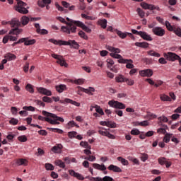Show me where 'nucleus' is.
I'll use <instances>...</instances> for the list:
<instances>
[{"label":"nucleus","instance_id":"f257e3e1","mask_svg":"<svg viewBox=\"0 0 181 181\" xmlns=\"http://www.w3.org/2000/svg\"><path fill=\"white\" fill-rule=\"evenodd\" d=\"M1 24L11 25V28H14L9 31L8 35H20L23 31L22 28H19L21 23L17 18H13L11 21H4L1 22Z\"/></svg>","mask_w":181,"mask_h":181},{"label":"nucleus","instance_id":"f03ea898","mask_svg":"<svg viewBox=\"0 0 181 181\" xmlns=\"http://www.w3.org/2000/svg\"><path fill=\"white\" fill-rule=\"evenodd\" d=\"M57 21H59L62 23H64L66 25V26H62L61 30L64 32V33H67V35H70V33H76L77 32V27L76 25H71V23L66 21L63 17H57Z\"/></svg>","mask_w":181,"mask_h":181},{"label":"nucleus","instance_id":"7ed1b4c3","mask_svg":"<svg viewBox=\"0 0 181 181\" xmlns=\"http://www.w3.org/2000/svg\"><path fill=\"white\" fill-rule=\"evenodd\" d=\"M42 115H44L45 117H50V118L54 119H52L49 117L46 119V122H49L52 125H59L60 122H64V119H63L62 117H58L55 114H52L49 112H46L45 110L42 111ZM57 121H59L60 122Z\"/></svg>","mask_w":181,"mask_h":181},{"label":"nucleus","instance_id":"20e7f679","mask_svg":"<svg viewBox=\"0 0 181 181\" xmlns=\"http://www.w3.org/2000/svg\"><path fill=\"white\" fill-rule=\"evenodd\" d=\"M49 42L50 43H53L54 45H59V46H71V47H73L74 49H78L80 47V45L76 40H69V41H64L62 40H54V39H49Z\"/></svg>","mask_w":181,"mask_h":181},{"label":"nucleus","instance_id":"39448f33","mask_svg":"<svg viewBox=\"0 0 181 181\" xmlns=\"http://www.w3.org/2000/svg\"><path fill=\"white\" fill-rule=\"evenodd\" d=\"M66 21H68V23H71V26H78V28H81L83 30H85V32H87L88 33H91V29L88 28L83 22L78 21H74L71 20L69 18H66Z\"/></svg>","mask_w":181,"mask_h":181},{"label":"nucleus","instance_id":"423d86ee","mask_svg":"<svg viewBox=\"0 0 181 181\" xmlns=\"http://www.w3.org/2000/svg\"><path fill=\"white\" fill-rule=\"evenodd\" d=\"M26 6V3L18 1L17 3V6H16V11L19 12V13H23V15H26V13H29V11L25 8Z\"/></svg>","mask_w":181,"mask_h":181},{"label":"nucleus","instance_id":"0eeeda50","mask_svg":"<svg viewBox=\"0 0 181 181\" xmlns=\"http://www.w3.org/2000/svg\"><path fill=\"white\" fill-rule=\"evenodd\" d=\"M110 107L112 108H115L116 110H125L127 106L121 102H118L117 100H110L108 102Z\"/></svg>","mask_w":181,"mask_h":181},{"label":"nucleus","instance_id":"6e6552de","mask_svg":"<svg viewBox=\"0 0 181 181\" xmlns=\"http://www.w3.org/2000/svg\"><path fill=\"white\" fill-rule=\"evenodd\" d=\"M164 57L166 60H169V62H176L180 59V56L174 52H167L164 54Z\"/></svg>","mask_w":181,"mask_h":181},{"label":"nucleus","instance_id":"1a4fd4ad","mask_svg":"<svg viewBox=\"0 0 181 181\" xmlns=\"http://www.w3.org/2000/svg\"><path fill=\"white\" fill-rule=\"evenodd\" d=\"M152 32L153 35H156V36H159L160 37H162V36H165V29L160 27L153 28L152 29Z\"/></svg>","mask_w":181,"mask_h":181},{"label":"nucleus","instance_id":"9d476101","mask_svg":"<svg viewBox=\"0 0 181 181\" xmlns=\"http://www.w3.org/2000/svg\"><path fill=\"white\" fill-rule=\"evenodd\" d=\"M59 103L61 104H72L73 105H75L76 107H80V103L76 102L71 99L65 98L64 100H59Z\"/></svg>","mask_w":181,"mask_h":181},{"label":"nucleus","instance_id":"9b49d317","mask_svg":"<svg viewBox=\"0 0 181 181\" xmlns=\"http://www.w3.org/2000/svg\"><path fill=\"white\" fill-rule=\"evenodd\" d=\"M139 74L141 77H152L153 71L151 69H144L140 71Z\"/></svg>","mask_w":181,"mask_h":181},{"label":"nucleus","instance_id":"f8f14e48","mask_svg":"<svg viewBox=\"0 0 181 181\" xmlns=\"http://www.w3.org/2000/svg\"><path fill=\"white\" fill-rule=\"evenodd\" d=\"M69 173L70 176L76 177V179H78V180H84V177L81 174H80L78 173H76V171H74V170H69Z\"/></svg>","mask_w":181,"mask_h":181},{"label":"nucleus","instance_id":"ddd939ff","mask_svg":"<svg viewBox=\"0 0 181 181\" xmlns=\"http://www.w3.org/2000/svg\"><path fill=\"white\" fill-rule=\"evenodd\" d=\"M37 90L40 94H43L44 95L50 96L52 95V91L45 88H37Z\"/></svg>","mask_w":181,"mask_h":181},{"label":"nucleus","instance_id":"4468645a","mask_svg":"<svg viewBox=\"0 0 181 181\" xmlns=\"http://www.w3.org/2000/svg\"><path fill=\"white\" fill-rule=\"evenodd\" d=\"M35 28L37 29V33H40V35H47L49 33V31L46 29H40V25L39 23H35Z\"/></svg>","mask_w":181,"mask_h":181},{"label":"nucleus","instance_id":"2eb2a0df","mask_svg":"<svg viewBox=\"0 0 181 181\" xmlns=\"http://www.w3.org/2000/svg\"><path fill=\"white\" fill-rule=\"evenodd\" d=\"M140 37L141 39H144V40H147V42H152L153 40L151 35L148 34L146 32L141 31Z\"/></svg>","mask_w":181,"mask_h":181},{"label":"nucleus","instance_id":"dca6fc26","mask_svg":"<svg viewBox=\"0 0 181 181\" xmlns=\"http://www.w3.org/2000/svg\"><path fill=\"white\" fill-rule=\"evenodd\" d=\"M78 88H80L83 93H86V94H88L89 95H93V93L95 91V89L93 87H89L88 88H81L80 86H78Z\"/></svg>","mask_w":181,"mask_h":181},{"label":"nucleus","instance_id":"f3484780","mask_svg":"<svg viewBox=\"0 0 181 181\" xmlns=\"http://www.w3.org/2000/svg\"><path fill=\"white\" fill-rule=\"evenodd\" d=\"M52 4V0H38L37 5L40 6V8H45L46 5H50Z\"/></svg>","mask_w":181,"mask_h":181},{"label":"nucleus","instance_id":"a211bd4d","mask_svg":"<svg viewBox=\"0 0 181 181\" xmlns=\"http://www.w3.org/2000/svg\"><path fill=\"white\" fill-rule=\"evenodd\" d=\"M16 163L18 166H28V160L25 158H18L16 160Z\"/></svg>","mask_w":181,"mask_h":181},{"label":"nucleus","instance_id":"6ab92c4d","mask_svg":"<svg viewBox=\"0 0 181 181\" xmlns=\"http://www.w3.org/2000/svg\"><path fill=\"white\" fill-rule=\"evenodd\" d=\"M107 169L109 170H112V172H116L117 173H121V172H122V170L121 168H119V167H118L117 165H112V164L109 165Z\"/></svg>","mask_w":181,"mask_h":181},{"label":"nucleus","instance_id":"aec40b11","mask_svg":"<svg viewBox=\"0 0 181 181\" xmlns=\"http://www.w3.org/2000/svg\"><path fill=\"white\" fill-rule=\"evenodd\" d=\"M63 146L62 144H57L52 148L51 151L54 152V153H60L62 152V148Z\"/></svg>","mask_w":181,"mask_h":181},{"label":"nucleus","instance_id":"412c9836","mask_svg":"<svg viewBox=\"0 0 181 181\" xmlns=\"http://www.w3.org/2000/svg\"><path fill=\"white\" fill-rule=\"evenodd\" d=\"M116 33L118 36L120 37L121 39H125L127 37V35H129L130 36H132V33H122L121 30H116Z\"/></svg>","mask_w":181,"mask_h":181},{"label":"nucleus","instance_id":"4be33fe9","mask_svg":"<svg viewBox=\"0 0 181 181\" xmlns=\"http://www.w3.org/2000/svg\"><path fill=\"white\" fill-rule=\"evenodd\" d=\"M93 167L94 169H98V170H107V168L104 164L93 163Z\"/></svg>","mask_w":181,"mask_h":181},{"label":"nucleus","instance_id":"5701e85b","mask_svg":"<svg viewBox=\"0 0 181 181\" xmlns=\"http://www.w3.org/2000/svg\"><path fill=\"white\" fill-rule=\"evenodd\" d=\"M4 58L7 59L8 62H11V60H15V59H16V55L11 52H8L4 55Z\"/></svg>","mask_w":181,"mask_h":181},{"label":"nucleus","instance_id":"b1692460","mask_svg":"<svg viewBox=\"0 0 181 181\" xmlns=\"http://www.w3.org/2000/svg\"><path fill=\"white\" fill-rule=\"evenodd\" d=\"M135 46H137V47H142L143 49H148V47H149V43L146 42H135Z\"/></svg>","mask_w":181,"mask_h":181},{"label":"nucleus","instance_id":"393cba45","mask_svg":"<svg viewBox=\"0 0 181 181\" xmlns=\"http://www.w3.org/2000/svg\"><path fill=\"white\" fill-rule=\"evenodd\" d=\"M74 127H76V128H80V126L74 120L69 121L66 124V128H68V129H70V128H74Z\"/></svg>","mask_w":181,"mask_h":181},{"label":"nucleus","instance_id":"a878e982","mask_svg":"<svg viewBox=\"0 0 181 181\" xmlns=\"http://www.w3.org/2000/svg\"><path fill=\"white\" fill-rule=\"evenodd\" d=\"M56 90L58 93H63L67 90V86L66 85H59L56 86Z\"/></svg>","mask_w":181,"mask_h":181},{"label":"nucleus","instance_id":"bb28decb","mask_svg":"<svg viewBox=\"0 0 181 181\" xmlns=\"http://www.w3.org/2000/svg\"><path fill=\"white\" fill-rule=\"evenodd\" d=\"M27 39L25 42V46H32V45H35L36 43V40L33 39L30 40L28 37H25Z\"/></svg>","mask_w":181,"mask_h":181},{"label":"nucleus","instance_id":"cd10ccee","mask_svg":"<svg viewBox=\"0 0 181 181\" xmlns=\"http://www.w3.org/2000/svg\"><path fill=\"white\" fill-rule=\"evenodd\" d=\"M29 21H30V19L26 16H23L21 19V22L23 26L28 25V23H29Z\"/></svg>","mask_w":181,"mask_h":181},{"label":"nucleus","instance_id":"c85d7f7f","mask_svg":"<svg viewBox=\"0 0 181 181\" xmlns=\"http://www.w3.org/2000/svg\"><path fill=\"white\" fill-rule=\"evenodd\" d=\"M91 107L92 108H95V111L96 112H98V114H100V115H104V111L100 106H98V105H95V106L91 105Z\"/></svg>","mask_w":181,"mask_h":181},{"label":"nucleus","instance_id":"c756f323","mask_svg":"<svg viewBox=\"0 0 181 181\" xmlns=\"http://www.w3.org/2000/svg\"><path fill=\"white\" fill-rule=\"evenodd\" d=\"M116 83H125L127 78L124 77L122 75H119L115 77Z\"/></svg>","mask_w":181,"mask_h":181},{"label":"nucleus","instance_id":"7c9ffc66","mask_svg":"<svg viewBox=\"0 0 181 181\" xmlns=\"http://www.w3.org/2000/svg\"><path fill=\"white\" fill-rule=\"evenodd\" d=\"M55 165L57 166H59V168H62V169H64V168H66V165L64 164V162H63L62 160H55Z\"/></svg>","mask_w":181,"mask_h":181},{"label":"nucleus","instance_id":"2f4dec72","mask_svg":"<svg viewBox=\"0 0 181 181\" xmlns=\"http://www.w3.org/2000/svg\"><path fill=\"white\" fill-rule=\"evenodd\" d=\"M128 62H130V63H134V61H132V59H125L122 58V57L121 58H119V60H118V63H120L122 64H127Z\"/></svg>","mask_w":181,"mask_h":181},{"label":"nucleus","instance_id":"473e14b6","mask_svg":"<svg viewBox=\"0 0 181 181\" xmlns=\"http://www.w3.org/2000/svg\"><path fill=\"white\" fill-rule=\"evenodd\" d=\"M160 99L161 101H172V98L165 94L160 95Z\"/></svg>","mask_w":181,"mask_h":181},{"label":"nucleus","instance_id":"72a5a7b5","mask_svg":"<svg viewBox=\"0 0 181 181\" xmlns=\"http://www.w3.org/2000/svg\"><path fill=\"white\" fill-rule=\"evenodd\" d=\"M173 135V134L167 133L163 139V142H165V144H168V142H170V138L172 137Z\"/></svg>","mask_w":181,"mask_h":181},{"label":"nucleus","instance_id":"f704fd0d","mask_svg":"<svg viewBox=\"0 0 181 181\" xmlns=\"http://www.w3.org/2000/svg\"><path fill=\"white\" fill-rule=\"evenodd\" d=\"M141 8H143V9H150V11H151L152 4H148L145 2H141Z\"/></svg>","mask_w":181,"mask_h":181},{"label":"nucleus","instance_id":"c9c22d12","mask_svg":"<svg viewBox=\"0 0 181 181\" xmlns=\"http://www.w3.org/2000/svg\"><path fill=\"white\" fill-rule=\"evenodd\" d=\"M98 23L100 25H101V28H103V29H105V28H107V20L106 19L99 20Z\"/></svg>","mask_w":181,"mask_h":181},{"label":"nucleus","instance_id":"e433bc0d","mask_svg":"<svg viewBox=\"0 0 181 181\" xmlns=\"http://www.w3.org/2000/svg\"><path fill=\"white\" fill-rule=\"evenodd\" d=\"M158 125H162V122H168V121H169V119H168V117H165V116H161L158 117Z\"/></svg>","mask_w":181,"mask_h":181},{"label":"nucleus","instance_id":"4c0bfd02","mask_svg":"<svg viewBox=\"0 0 181 181\" xmlns=\"http://www.w3.org/2000/svg\"><path fill=\"white\" fill-rule=\"evenodd\" d=\"M147 54L149 56H153V57H159L160 56V54H159L153 50H150V51L147 52Z\"/></svg>","mask_w":181,"mask_h":181},{"label":"nucleus","instance_id":"58836bf2","mask_svg":"<svg viewBox=\"0 0 181 181\" xmlns=\"http://www.w3.org/2000/svg\"><path fill=\"white\" fill-rule=\"evenodd\" d=\"M68 136L70 139H73V138H76L77 136V132L72 131L68 132Z\"/></svg>","mask_w":181,"mask_h":181},{"label":"nucleus","instance_id":"ea45409f","mask_svg":"<svg viewBox=\"0 0 181 181\" xmlns=\"http://www.w3.org/2000/svg\"><path fill=\"white\" fill-rule=\"evenodd\" d=\"M25 90H27V91H29V93H30L31 94H33V93H35L33 86H32V85L29 84V83L27 84V86L25 87Z\"/></svg>","mask_w":181,"mask_h":181},{"label":"nucleus","instance_id":"a19ab883","mask_svg":"<svg viewBox=\"0 0 181 181\" xmlns=\"http://www.w3.org/2000/svg\"><path fill=\"white\" fill-rule=\"evenodd\" d=\"M74 84H77L78 86H81V84H84V79L79 78L75 79L73 81Z\"/></svg>","mask_w":181,"mask_h":181},{"label":"nucleus","instance_id":"79ce46f5","mask_svg":"<svg viewBox=\"0 0 181 181\" xmlns=\"http://www.w3.org/2000/svg\"><path fill=\"white\" fill-rule=\"evenodd\" d=\"M80 145L83 148H86V149H91V146L88 145V143L87 141H81Z\"/></svg>","mask_w":181,"mask_h":181},{"label":"nucleus","instance_id":"37998d69","mask_svg":"<svg viewBox=\"0 0 181 181\" xmlns=\"http://www.w3.org/2000/svg\"><path fill=\"white\" fill-rule=\"evenodd\" d=\"M136 12L138 13V15L140 16V18H144L145 16V11L141 9V8H138L136 9Z\"/></svg>","mask_w":181,"mask_h":181},{"label":"nucleus","instance_id":"c03bdc74","mask_svg":"<svg viewBox=\"0 0 181 181\" xmlns=\"http://www.w3.org/2000/svg\"><path fill=\"white\" fill-rule=\"evenodd\" d=\"M57 63H58V64H60V66H64V67H67V64L66 63V61H64V59L62 58L57 60Z\"/></svg>","mask_w":181,"mask_h":181},{"label":"nucleus","instance_id":"a18cd8bd","mask_svg":"<svg viewBox=\"0 0 181 181\" xmlns=\"http://www.w3.org/2000/svg\"><path fill=\"white\" fill-rule=\"evenodd\" d=\"M117 160L121 162V163H122L124 166L128 165V161L122 157H117Z\"/></svg>","mask_w":181,"mask_h":181},{"label":"nucleus","instance_id":"49530a36","mask_svg":"<svg viewBox=\"0 0 181 181\" xmlns=\"http://www.w3.org/2000/svg\"><path fill=\"white\" fill-rule=\"evenodd\" d=\"M78 35L80 36V37H82V39H85V40H87V39H88V37L83 30L78 32Z\"/></svg>","mask_w":181,"mask_h":181},{"label":"nucleus","instance_id":"de8ad7c7","mask_svg":"<svg viewBox=\"0 0 181 181\" xmlns=\"http://www.w3.org/2000/svg\"><path fill=\"white\" fill-rule=\"evenodd\" d=\"M18 122H19V120L13 117L9 120V124H11V125H18Z\"/></svg>","mask_w":181,"mask_h":181},{"label":"nucleus","instance_id":"09e8293b","mask_svg":"<svg viewBox=\"0 0 181 181\" xmlns=\"http://www.w3.org/2000/svg\"><path fill=\"white\" fill-rule=\"evenodd\" d=\"M49 131H52V132H56L57 134H63V130L57 128H49Z\"/></svg>","mask_w":181,"mask_h":181},{"label":"nucleus","instance_id":"8fccbe9b","mask_svg":"<svg viewBox=\"0 0 181 181\" xmlns=\"http://www.w3.org/2000/svg\"><path fill=\"white\" fill-rule=\"evenodd\" d=\"M42 101H44V103H48L49 104H51V103H53V100H52L51 98H49L47 96H44L42 98Z\"/></svg>","mask_w":181,"mask_h":181},{"label":"nucleus","instance_id":"3c124183","mask_svg":"<svg viewBox=\"0 0 181 181\" xmlns=\"http://www.w3.org/2000/svg\"><path fill=\"white\" fill-rule=\"evenodd\" d=\"M45 168L47 170H54V166L50 163H46Z\"/></svg>","mask_w":181,"mask_h":181},{"label":"nucleus","instance_id":"603ef678","mask_svg":"<svg viewBox=\"0 0 181 181\" xmlns=\"http://www.w3.org/2000/svg\"><path fill=\"white\" fill-rule=\"evenodd\" d=\"M158 163H160V165H165L166 163V161H167L166 158L165 157L159 158L158 159Z\"/></svg>","mask_w":181,"mask_h":181},{"label":"nucleus","instance_id":"864d4df0","mask_svg":"<svg viewBox=\"0 0 181 181\" xmlns=\"http://www.w3.org/2000/svg\"><path fill=\"white\" fill-rule=\"evenodd\" d=\"M18 139L20 142H26V141H28V137H26L25 135L19 136Z\"/></svg>","mask_w":181,"mask_h":181},{"label":"nucleus","instance_id":"5fc2aeb1","mask_svg":"<svg viewBox=\"0 0 181 181\" xmlns=\"http://www.w3.org/2000/svg\"><path fill=\"white\" fill-rule=\"evenodd\" d=\"M107 127H108V128H117V124L115 122L107 121Z\"/></svg>","mask_w":181,"mask_h":181},{"label":"nucleus","instance_id":"6e6d98bb","mask_svg":"<svg viewBox=\"0 0 181 181\" xmlns=\"http://www.w3.org/2000/svg\"><path fill=\"white\" fill-rule=\"evenodd\" d=\"M111 57H113V59H121L122 56L121 54H116L115 52L110 53Z\"/></svg>","mask_w":181,"mask_h":181},{"label":"nucleus","instance_id":"4d7b16f0","mask_svg":"<svg viewBox=\"0 0 181 181\" xmlns=\"http://www.w3.org/2000/svg\"><path fill=\"white\" fill-rule=\"evenodd\" d=\"M130 134H131L132 135H139V134H141V132H140L139 129H133L131 131Z\"/></svg>","mask_w":181,"mask_h":181},{"label":"nucleus","instance_id":"13d9d810","mask_svg":"<svg viewBox=\"0 0 181 181\" xmlns=\"http://www.w3.org/2000/svg\"><path fill=\"white\" fill-rule=\"evenodd\" d=\"M23 109H24L25 111H35V107L33 106H24L23 107Z\"/></svg>","mask_w":181,"mask_h":181},{"label":"nucleus","instance_id":"bf43d9fd","mask_svg":"<svg viewBox=\"0 0 181 181\" xmlns=\"http://www.w3.org/2000/svg\"><path fill=\"white\" fill-rule=\"evenodd\" d=\"M125 83H127L129 86H134L135 84V81L132 79H128L126 78Z\"/></svg>","mask_w":181,"mask_h":181},{"label":"nucleus","instance_id":"052dcab7","mask_svg":"<svg viewBox=\"0 0 181 181\" xmlns=\"http://www.w3.org/2000/svg\"><path fill=\"white\" fill-rule=\"evenodd\" d=\"M132 63H134V62H127V63H126V68L127 69H134V67H135V66H134V64Z\"/></svg>","mask_w":181,"mask_h":181},{"label":"nucleus","instance_id":"680f3d73","mask_svg":"<svg viewBox=\"0 0 181 181\" xmlns=\"http://www.w3.org/2000/svg\"><path fill=\"white\" fill-rule=\"evenodd\" d=\"M89 180L90 181H103V178L100 177H89Z\"/></svg>","mask_w":181,"mask_h":181},{"label":"nucleus","instance_id":"e2e57ef3","mask_svg":"<svg viewBox=\"0 0 181 181\" xmlns=\"http://www.w3.org/2000/svg\"><path fill=\"white\" fill-rule=\"evenodd\" d=\"M141 159L142 162H146V160H148V154L143 153L141 155Z\"/></svg>","mask_w":181,"mask_h":181},{"label":"nucleus","instance_id":"0e129e2a","mask_svg":"<svg viewBox=\"0 0 181 181\" xmlns=\"http://www.w3.org/2000/svg\"><path fill=\"white\" fill-rule=\"evenodd\" d=\"M86 160H89L90 162H94L95 160V156H89L88 157L85 158Z\"/></svg>","mask_w":181,"mask_h":181},{"label":"nucleus","instance_id":"69168bd1","mask_svg":"<svg viewBox=\"0 0 181 181\" xmlns=\"http://www.w3.org/2000/svg\"><path fill=\"white\" fill-rule=\"evenodd\" d=\"M158 63L160 64H166L168 63V61H166V59L161 57L158 59Z\"/></svg>","mask_w":181,"mask_h":181},{"label":"nucleus","instance_id":"338daca9","mask_svg":"<svg viewBox=\"0 0 181 181\" xmlns=\"http://www.w3.org/2000/svg\"><path fill=\"white\" fill-rule=\"evenodd\" d=\"M102 181H114V179L110 176H105L102 179Z\"/></svg>","mask_w":181,"mask_h":181},{"label":"nucleus","instance_id":"774afa93","mask_svg":"<svg viewBox=\"0 0 181 181\" xmlns=\"http://www.w3.org/2000/svg\"><path fill=\"white\" fill-rule=\"evenodd\" d=\"M35 103L37 105H40V107H45L46 105V104L45 103H43L42 100H35Z\"/></svg>","mask_w":181,"mask_h":181}]
</instances>
